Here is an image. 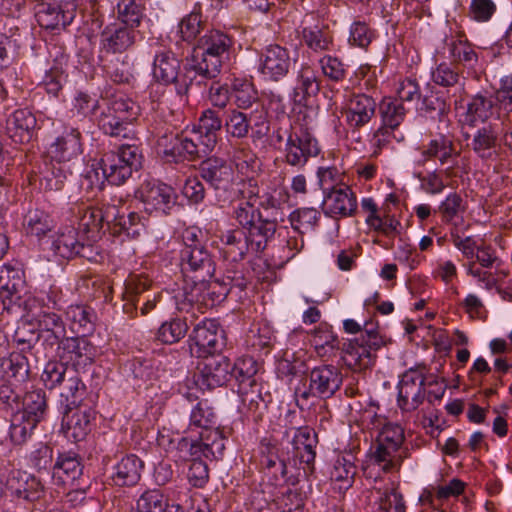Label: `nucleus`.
<instances>
[{
    "label": "nucleus",
    "mask_w": 512,
    "mask_h": 512,
    "mask_svg": "<svg viewBox=\"0 0 512 512\" xmlns=\"http://www.w3.org/2000/svg\"><path fill=\"white\" fill-rule=\"evenodd\" d=\"M96 356V348L83 336L69 337L59 345V357L75 368H84L90 365Z\"/></svg>",
    "instance_id": "obj_23"
},
{
    "label": "nucleus",
    "mask_w": 512,
    "mask_h": 512,
    "mask_svg": "<svg viewBox=\"0 0 512 512\" xmlns=\"http://www.w3.org/2000/svg\"><path fill=\"white\" fill-rule=\"evenodd\" d=\"M317 443V435L310 427H300L295 431L292 439L294 456L299 459L300 463L308 466L314 463Z\"/></svg>",
    "instance_id": "obj_35"
},
{
    "label": "nucleus",
    "mask_w": 512,
    "mask_h": 512,
    "mask_svg": "<svg viewBox=\"0 0 512 512\" xmlns=\"http://www.w3.org/2000/svg\"><path fill=\"white\" fill-rule=\"evenodd\" d=\"M358 207L357 196L348 185L333 187L325 192L322 210L332 219L348 218L355 215Z\"/></svg>",
    "instance_id": "obj_15"
},
{
    "label": "nucleus",
    "mask_w": 512,
    "mask_h": 512,
    "mask_svg": "<svg viewBox=\"0 0 512 512\" xmlns=\"http://www.w3.org/2000/svg\"><path fill=\"white\" fill-rule=\"evenodd\" d=\"M188 328L187 318H171L160 325L156 333V339L163 344L177 343L184 338Z\"/></svg>",
    "instance_id": "obj_50"
},
{
    "label": "nucleus",
    "mask_w": 512,
    "mask_h": 512,
    "mask_svg": "<svg viewBox=\"0 0 512 512\" xmlns=\"http://www.w3.org/2000/svg\"><path fill=\"white\" fill-rule=\"evenodd\" d=\"M37 127L35 115L27 109L15 110L7 119L6 129L15 143L29 142Z\"/></svg>",
    "instance_id": "obj_27"
},
{
    "label": "nucleus",
    "mask_w": 512,
    "mask_h": 512,
    "mask_svg": "<svg viewBox=\"0 0 512 512\" xmlns=\"http://www.w3.org/2000/svg\"><path fill=\"white\" fill-rule=\"evenodd\" d=\"M403 103L394 98H384L379 105V113L382 126L395 130L403 122L406 116Z\"/></svg>",
    "instance_id": "obj_49"
},
{
    "label": "nucleus",
    "mask_w": 512,
    "mask_h": 512,
    "mask_svg": "<svg viewBox=\"0 0 512 512\" xmlns=\"http://www.w3.org/2000/svg\"><path fill=\"white\" fill-rule=\"evenodd\" d=\"M47 413L45 392L33 390L28 392L23 400V408L12 418L10 438L13 443L21 445L31 437L37 424L44 420Z\"/></svg>",
    "instance_id": "obj_4"
},
{
    "label": "nucleus",
    "mask_w": 512,
    "mask_h": 512,
    "mask_svg": "<svg viewBox=\"0 0 512 512\" xmlns=\"http://www.w3.org/2000/svg\"><path fill=\"white\" fill-rule=\"evenodd\" d=\"M377 508L374 512H406V506L401 493L395 488L377 489Z\"/></svg>",
    "instance_id": "obj_56"
},
{
    "label": "nucleus",
    "mask_w": 512,
    "mask_h": 512,
    "mask_svg": "<svg viewBox=\"0 0 512 512\" xmlns=\"http://www.w3.org/2000/svg\"><path fill=\"white\" fill-rule=\"evenodd\" d=\"M66 319L74 333L85 336L93 331L96 315L87 306L71 305L66 311Z\"/></svg>",
    "instance_id": "obj_40"
},
{
    "label": "nucleus",
    "mask_w": 512,
    "mask_h": 512,
    "mask_svg": "<svg viewBox=\"0 0 512 512\" xmlns=\"http://www.w3.org/2000/svg\"><path fill=\"white\" fill-rule=\"evenodd\" d=\"M79 229L87 234L89 240L95 241L104 227H108L117 216V205L105 204L101 208L85 207L80 212Z\"/></svg>",
    "instance_id": "obj_22"
},
{
    "label": "nucleus",
    "mask_w": 512,
    "mask_h": 512,
    "mask_svg": "<svg viewBox=\"0 0 512 512\" xmlns=\"http://www.w3.org/2000/svg\"><path fill=\"white\" fill-rule=\"evenodd\" d=\"M494 101L481 94L475 95L467 104L464 120L470 126L486 122L493 114Z\"/></svg>",
    "instance_id": "obj_44"
},
{
    "label": "nucleus",
    "mask_w": 512,
    "mask_h": 512,
    "mask_svg": "<svg viewBox=\"0 0 512 512\" xmlns=\"http://www.w3.org/2000/svg\"><path fill=\"white\" fill-rule=\"evenodd\" d=\"M221 242L224 245L226 257L232 261H240L246 253L251 250L250 242L246 233L241 229H232L226 231L221 236Z\"/></svg>",
    "instance_id": "obj_41"
},
{
    "label": "nucleus",
    "mask_w": 512,
    "mask_h": 512,
    "mask_svg": "<svg viewBox=\"0 0 512 512\" xmlns=\"http://www.w3.org/2000/svg\"><path fill=\"white\" fill-rule=\"evenodd\" d=\"M299 34L301 42L316 53L329 51L333 46L331 35L316 25L302 27Z\"/></svg>",
    "instance_id": "obj_46"
},
{
    "label": "nucleus",
    "mask_w": 512,
    "mask_h": 512,
    "mask_svg": "<svg viewBox=\"0 0 512 512\" xmlns=\"http://www.w3.org/2000/svg\"><path fill=\"white\" fill-rule=\"evenodd\" d=\"M23 228L27 234L40 238L54 228V221L47 212L35 208L29 210L25 215Z\"/></svg>",
    "instance_id": "obj_45"
},
{
    "label": "nucleus",
    "mask_w": 512,
    "mask_h": 512,
    "mask_svg": "<svg viewBox=\"0 0 512 512\" xmlns=\"http://www.w3.org/2000/svg\"><path fill=\"white\" fill-rule=\"evenodd\" d=\"M321 149L316 137L303 126H292L284 145V162L297 169L303 168Z\"/></svg>",
    "instance_id": "obj_10"
},
{
    "label": "nucleus",
    "mask_w": 512,
    "mask_h": 512,
    "mask_svg": "<svg viewBox=\"0 0 512 512\" xmlns=\"http://www.w3.org/2000/svg\"><path fill=\"white\" fill-rule=\"evenodd\" d=\"M198 439H193V447L191 446L190 452L191 461L201 460L204 458L215 457L216 453H221L224 449V442L219 432H197Z\"/></svg>",
    "instance_id": "obj_38"
},
{
    "label": "nucleus",
    "mask_w": 512,
    "mask_h": 512,
    "mask_svg": "<svg viewBox=\"0 0 512 512\" xmlns=\"http://www.w3.org/2000/svg\"><path fill=\"white\" fill-rule=\"evenodd\" d=\"M5 374L12 384H21L28 379L29 363L21 353H11L5 367Z\"/></svg>",
    "instance_id": "obj_58"
},
{
    "label": "nucleus",
    "mask_w": 512,
    "mask_h": 512,
    "mask_svg": "<svg viewBox=\"0 0 512 512\" xmlns=\"http://www.w3.org/2000/svg\"><path fill=\"white\" fill-rule=\"evenodd\" d=\"M200 138L199 133L192 131L164 133L158 137L157 152L167 162L194 160L208 154V151L201 149Z\"/></svg>",
    "instance_id": "obj_8"
},
{
    "label": "nucleus",
    "mask_w": 512,
    "mask_h": 512,
    "mask_svg": "<svg viewBox=\"0 0 512 512\" xmlns=\"http://www.w3.org/2000/svg\"><path fill=\"white\" fill-rule=\"evenodd\" d=\"M173 299L179 312L190 314L191 321L196 319L204 313V305L207 304L205 281L185 278L184 285L175 292Z\"/></svg>",
    "instance_id": "obj_16"
},
{
    "label": "nucleus",
    "mask_w": 512,
    "mask_h": 512,
    "mask_svg": "<svg viewBox=\"0 0 512 512\" xmlns=\"http://www.w3.org/2000/svg\"><path fill=\"white\" fill-rule=\"evenodd\" d=\"M83 151L82 136L78 129L65 126L60 135L49 144L47 155L58 164L72 161Z\"/></svg>",
    "instance_id": "obj_17"
},
{
    "label": "nucleus",
    "mask_w": 512,
    "mask_h": 512,
    "mask_svg": "<svg viewBox=\"0 0 512 512\" xmlns=\"http://www.w3.org/2000/svg\"><path fill=\"white\" fill-rule=\"evenodd\" d=\"M146 213L150 215H168L175 207L177 194L173 187L157 180L144 181L135 191Z\"/></svg>",
    "instance_id": "obj_11"
},
{
    "label": "nucleus",
    "mask_w": 512,
    "mask_h": 512,
    "mask_svg": "<svg viewBox=\"0 0 512 512\" xmlns=\"http://www.w3.org/2000/svg\"><path fill=\"white\" fill-rule=\"evenodd\" d=\"M93 418L90 409H69L62 422L66 437L76 442L83 440L91 430Z\"/></svg>",
    "instance_id": "obj_30"
},
{
    "label": "nucleus",
    "mask_w": 512,
    "mask_h": 512,
    "mask_svg": "<svg viewBox=\"0 0 512 512\" xmlns=\"http://www.w3.org/2000/svg\"><path fill=\"white\" fill-rule=\"evenodd\" d=\"M310 342L321 357L328 355L338 345L337 336L332 331L331 326L326 323H321L314 329Z\"/></svg>",
    "instance_id": "obj_52"
},
{
    "label": "nucleus",
    "mask_w": 512,
    "mask_h": 512,
    "mask_svg": "<svg viewBox=\"0 0 512 512\" xmlns=\"http://www.w3.org/2000/svg\"><path fill=\"white\" fill-rule=\"evenodd\" d=\"M71 175L69 165L62 163L58 164L55 161H51L50 167L45 172L43 181L44 188L50 191H59L64 187V184Z\"/></svg>",
    "instance_id": "obj_59"
},
{
    "label": "nucleus",
    "mask_w": 512,
    "mask_h": 512,
    "mask_svg": "<svg viewBox=\"0 0 512 512\" xmlns=\"http://www.w3.org/2000/svg\"><path fill=\"white\" fill-rule=\"evenodd\" d=\"M320 91V80L315 69L309 63H302L297 72L296 85L293 89L294 100L307 101Z\"/></svg>",
    "instance_id": "obj_34"
},
{
    "label": "nucleus",
    "mask_w": 512,
    "mask_h": 512,
    "mask_svg": "<svg viewBox=\"0 0 512 512\" xmlns=\"http://www.w3.org/2000/svg\"><path fill=\"white\" fill-rule=\"evenodd\" d=\"M292 66L290 51L279 44L265 46L258 55L257 72L265 82L283 80Z\"/></svg>",
    "instance_id": "obj_12"
},
{
    "label": "nucleus",
    "mask_w": 512,
    "mask_h": 512,
    "mask_svg": "<svg viewBox=\"0 0 512 512\" xmlns=\"http://www.w3.org/2000/svg\"><path fill=\"white\" fill-rule=\"evenodd\" d=\"M75 17V5L49 3L43 4L36 13L38 24L48 30L65 28Z\"/></svg>",
    "instance_id": "obj_26"
},
{
    "label": "nucleus",
    "mask_w": 512,
    "mask_h": 512,
    "mask_svg": "<svg viewBox=\"0 0 512 512\" xmlns=\"http://www.w3.org/2000/svg\"><path fill=\"white\" fill-rule=\"evenodd\" d=\"M115 218L108 225V229L113 235H125L127 238L137 239L146 230L148 220L137 212L132 211L125 215L117 206Z\"/></svg>",
    "instance_id": "obj_29"
},
{
    "label": "nucleus",
    "mask_w": 512,
    "mask_h": 512,
    "mask_svg": "<svg viewBox=\"0 0 512 512\" xmlns=\"http://www.w3.org/2000/svg\"><path fill=\"white\" fill-rule=\"evenodd\" d=\"M143 468L144 463L138 456L126 455L114 465L112 480L117 486H134L139 482Z\"/></svg>",
    "instance_id": "obj_31"
},
{
    "label": "nucleus",
    "mask_w": 512,
    "mask_h": 512,
    "mask_svg": "<svg viewBox=\"0 0 512 512\" xmlns=\"http://www.w3.org/2000/svg\"><path fill=\"white\" fill-rule=\"evenodd\" d=\"M222 127V120L218 113L212 109L203 111L197 129L191 130L197 132L201 136V149L210 153L217 143V132Z\"/></svg>",
    "instance_id": "obj_36"
},
{
    "label": "nucleus",
    "mask_w": 512,
    "mask_h": 512,
    "mask_svg": "<svg viewBox=\"0 0 512 512\" xmlns=\"http://www.w3.org/2000/svg\"><path fill=\"white\" fill-rule=\"evenodd\" d=\"M232 373V363L226 356L212 355L206 357L203 363L199 383L207 389L220 387L228 382Z\"/></svg>",
    "instance_id": "obj_24"
},
{
    "label": "nucleus",
    "mask_w": 512,
    "mask_h": 512,
    "mask_svg": "<svg viewBox=\"0 0 512 512\" xmlns=\"http://www.w3.org/2000/svg\"><path fill=\"white\" fill-rule=\"evenodd\" d=\"M274 341V332L266 323L254 325L247 334V342L256 350L269 349Z\"/></svg>",
    "instance_id": "obj_63"
},
{
    "label": "nucleus",
    "mask_w": 512,
    "mask_h": 512,
    "mask_svg": "<svg viewBox=\"0 0 512 512\" xmlns=\"http://www.w3.org/2000/svg\"><path fill=\"white\" fill-rule=\"evenodd\" d=\"M82 471L83 466L75 453H62L53 465L52 478L57 484L66 485L78 479Z\"/></svg>",
    "instance_id": "obj_32"
},
{
    "label": "nucleus",
    "mask_w": 512,
    "mask_h": 512,
    "mask_svg": "<svg viewBox=\"0 0 512 512\" xmlns=\"http://www.w3.org/2000/svg\"><path fill=\"white\" fill-rule=\"evenodd\" d=\"M141 153L135 143L121 144L117 151H110L100 159L107 182L121 185L141 166Z\"/></svg>",
    "instance_id": "obj_7"
},
{
    "label": "nucleus",
    "mask_w": 512,
    "mask_h": 512,
    "mask_svg": "<svg viewBox=\"0 0 512 512\" xmlns=\"http://www.w3.org/2000/svg\"><path fill=\"white\" fill-rule=\"evenodd\" d=\"M321 214L316 208H299L289 216V221L296 232L313 229L318 225Z\"/></svg>",
    "instance_id": "obj_60"
},
{
    "label": "nucleus",
    "mask_w": 512,
    "mask_h": 512,
    "mask_svg": "<svg viewBox=\"0 0 512 512\" xmlns=\"http://www.w3.org/2000/svg\"><path fill=\"white\" fill-rule=\"evenodd\" d=\"M494 103L499 111L512 112V75L500 79L499 87L494 92Z\"/></svg>",
    "instance_id": "obj_64"
},
{
    "label": "nucleus",
    "mask_w": 512,
    "mask_h": 512,
    "mask_svg": "<svg viewBox=\"0 0 512 512\" xmlns=\"http://www.w3.org/2000/svg\"><path fill=\"white\" fill-rule=\"evenodd\" d=\"M438 132L430 141L419 149V158L415 164L419 167L425 166L430 160H438L441 166L454 163L459 156L455 146V137L452 123L445 115H441L437 126Z\"/></svg>",
    "instance_id": "obj_5"
},
{
    "label": "nucleus",
    "mask_w": 512,
    "mask_h": 512,
    "mask_svg": "<svg viewBox=\"0 0 512 512\" xmlns=\"http://www.w3.org/2000/svg\"><path fill=\"white\" fill-rule=\"evenodd\" d=\"M209 279H205V295L207 304L204 305V308L208 306H213L215 302H221L224 300L229 294H237V292H242L246 288V283L244 281L233 283L230 288H226L219 284L218 282H209Z\"/></svg>",
    "instance_id": "obj_57"
},
{
    "label": "nucleus",
    "mask_w": 512,
    "mask_h": 512,
    "mask_svg": "<svg viewBox=\"0 0 512 512\" xmlns=\"http://www.w3.org/2000/svg\"><path fill=\"white\" fill-rule=\"evenodd\" d=\"M200 175L213 188L217 201L222 205L244 197L247 183L238 179L232 165L225 159L207 158L200 164Z\"/></svg>",
    "instance_id": "obj_2"
},
{
    "label": "nucleus",
    "mask_w": 512,
    "mask_h": 512,
    "mask_svg": "<svg viewBox=\"0 0 512 512\" xmlns=\"http://www.w3.org/2000/svg\"><path fill=\"white\" fill-rule=\"evenodd\" d=\"M356 474L353 456L351 454L338 456L331 471V479L343 482L349 487Z\"/></svg>",
    "instance_id": "obj_61"
},
{
    "label": "nucleus",
    "mask_w": 512,
    "mask_h": 512,
    "mask_svg": "<svg viewBox=\"0 0 512 512\" xmlns=\"http://www.w3.org/2000/svg\"><path fill=\"white\" fill-rule=\"evenodd\" d=\"M376 102L366 94H354L344 110L345 122L351 129L366 126L375 116Z\"/></svg>",
    "instance_id": "obj_25"
},
{
    "label": "nucleus",
    "mask_w": 512,
    "mask_h": 512,
    "mask_svg": "<svg viewBox=\"0 0 512 512\" xmlns=\"http://www.w3.org/2000/svg\"><path fill=\"white\" fill-rule=\"evenodd\" d=\"M7 490L20 501L34 502L43 494L41 482L33 475L19 469H12L6 476Z\"/></svg>",
    "instance_id": "obj_19"
},
{
    "label": "nucleus",
    "mask_w": 512,
    "mask_h": 512,
    "mask_svg": "<svg viewBox=\"0 0 512 512\" xmlns=\"http://www.w3.org/2000/svg\"><path fill=\"white\" fill-rule=\"evenodd\" d=\"M445 45L453 63L474 67L478 62L476 51L464 35L447 37Z\"/></svg>",
    "instance_id": "obj_39"
},
{
    "label": "nucleus",
    "mask_w": 512,
    "mask_h": 512,
    "mask_svg": "<svg viewBox=\"0 0 512 512\" xmlns=\"http://www.w3.org/2000/svg\"><path fill=\"white\" fill-rule=\"evenodd\" d=\"M322 75L329 81L342 82L348 72V66L337 56L325 54L318 60Z\"/></svg>",
    "instance_id": "obj_55"
},
{
    "label": "nucleus",
    "mask_w": 512,
    "mask_h": 512,
    "mask_svg": "<svg viewBox=\"0 0 512 512\" xmlns=\"http://www.w3.org/2000/svg\"><path fill=\"white\" fill-rule=\"evenodd\" d=\"M384 344L383 336L374 325L366 322L361 335L346 344L343 360L353 370L366 369L373 364L376 351Z\"/></svg>",
    "instance_id": "obj_6"
},
{
    "label": "nucleus",
    "mask_w": 512,
    "mask_h": 512,
    "mask_svg": "<svg viewBox=\"0 0 512 512\" xmlns=\"http://www.w3.org/2000/svg\"><path fill=\"white\" fill-rule=\"evenodd\" d=\"M428 373L427 365L418 363L400 375L397 384V404L402 411H415L423 403L425 386L431 384L427 378Z\"/></svg>",
    "instance_id": "obj_9"
},
{
    "label": "nucleus",
    "mask_w": 512,
    "mask_h": 512,
    "mask_svg": "<svg viewBox=\"0 0 512 512\" xmlns=\"http://www.w3.org/2000/svg\"><path fill=\"white\" fill-rule=\"evenodd\" d=\"M497 140V131L492 125H486L476 130L470 146L481 159H490L496 153Z\"/></svg>",
    "instance_id": "obj_42"
},
{
    "label": "nucleus",
    "mask_w": 512,
    "mask_h": 512,
    "mask_svg": "<svg viewBox=\"0 0 512 512\" xmlns=\"http://www.w3.org/2000/svg\"><path fill=\"white\" fill-rule=\"evenodd\" d=\"M191 353L198 357H206L224 346L223 331L214 320L204 319L198 323L189 336Z\"/></svg>",
    "instance_id": "obj_14"
},
{
    "label": "nucleus",
    "mask_w": 512,
    "mask_h": 512,
    "mask_svg": "<svg viewBox=\"0 0 512 512\" xmlns=\"http://www.w3.org/2000/svg\"><path fill=\"white\" fill-rule=\"evenodd\" d=\"M276 231V219H263L257 213L256 220L247 227V238L251 245V251L260 252L265 249L267 242L274 236Z\"/></svg>",
    "instance_id": "obj_37"
},
{
    "label": "nucleus",
    "mask_w": 512,
    "mask_h": 512,
    "mask_svg": "<svg viewBox=\"0 0 512 512\" xmlns=\"http://www.w3.org/2000/svg\"><path fill=\"white\" fill-rule=\"evenodd\" d=\"M52 249L55 254L63 258H72L79 255L83 258L91 259L87 250H91L90 245H85L77 237V231L72 226L62 228L52 242Z\"/></svg>",
    "instance_id": "obj_28"
},
{
    "label": "nucleus",
    "mask_w": 512,
    "mask_h": 512,
    "mask_svg": "<svg viewBox=\"0 0 512 512\" xmlns=\"http://www.w3.org/2000/svg\"><path fill=\"white\" fill-rule=\"evenodd\" d=\"M105 181H107V177L100 160H93L86 166L82 174L80 187L89 197H94L103 189Z\"/></svg>",
    "instance_id": "obj_47"
},
{
    "label": "nucleus",
    "mask_w": 512,
    "mask_h": 512,
    "mask_svg": "<svg viewBox=\"0 0 512 512\" xmlns=\"http://www.w3.org/2000/svg\"><path fill=\"white\" fill-rule=\"evenodd\" d=\"M181 268L185 278L205 281L214 273V262L206 247L181 250Z\"/></svg>",
    "instance_id": "obj_18"
},
{
    "label": "nucleus",
    "mask_w": 512,
    "mask_h": 512,
    "mask_svg": "<svg viewBox=\"0 0 512 512\" xmlns=\"http://www.w3.org/2000/svg\"><path fill=\"white\" fill-rule=\"evenodd\" d=\"M136 109L135 103L123 96L103 99L98 108V126L107 135L135 141L129 125L136 118Z\"/></svg>",
    "instance_id": "obj_3"
},
{
    "label": "nucleus",
    "mask_w": 512,
    "mask_h": 512,
    "mask_svg": "<svg viewBox=\"0 0 512 512\" xmlns=\"http://www.w3.org/2000/svg\"><path fill=\"white\" fill-rule=\"evenodd\" d=\"M342 374L334 365H320L314 367L309 374V388L301 393L300 401H307L310 396L328 399L332 397L342 385Z\"/></svg>",
    "instance_id": "obj_13"
},
{
    "label": "nucleus",
    "mask_w": 512,
    "mask_h": 512,
    "mask_svg": "<svg viewBox=\"0 0 512 512\" xmlns=\"http://www.w3.org/2000/svg\"><path fill=\"white\" fill-rule=\"evenodd\" d=\"M431 79L434 84L444 88L455 86L463 88L465 80L456 67L446 62H442L432 69Z\"/></svg>",
    "instance_id": "obj_53"
},
{
    "label": "nucleus",
    "mask_w": 512,
    "mask_h": 512,
    "mask_svg": "<svg viewBox=\"0 0 512 512\" xmlns=\"http://www.w3.org/2000/svg\"><path fill=\"white\" fill-rule=\"evenodd\" d=\"M216 424V416L212 408L206 401H200L192 409L190 414V423L188 426L189 431L199 430L208 434V432H218L211 429Z\"/></svg>",
    "instance_id": "obj_48"
},
{
    "label": "nucleus",
    "mask_w": 512,
    "mask_h": 512,
    "mask_svg": "<svg viewBox=\"0 0 512 512\" xmlns=\"http://www.w3.org/2000/svg\"><path fill=\"white\" fill-rule=\"evenodd\" d=\"M151 287V280L143 274H130L125 280L124 311L131 317L137 315L138 305Z\"/></svg>",
    "instance_id": "obj_33"
},
{
    "label": "nucleus",
    "mask_w": 512,
    "mask_h": 512,
    "mask_svg": "<svg viewBox=\"0 0 512 512\" xmlns=\"http://www.w3.org/2000/svg\"><path fill=\"white\" fill-rule=\"evenodd\" d=\"M231 99L239 109H248L258 100V91L253 82L246 78L231 81Z\"/></svg>",
    "instance_id": "obj_43"
},
{
    "label": "nucleus",
    "mask_w": 512,
    "mask_h": 512,
    "mask_svg": "<svg viewBox=\"0 0 512 512\" xmlns=\"http://www.w3.org/2000/svg\"><path fill=\"white\" fill-rule=\"evenodd\" d=\"M137 37L134 27L122 23L107 25L100 35V51L108 54L123 53L131 48Z\"/></svg>",
    "instance_id": "obj_20"
},
{
    "label": "nucleus",
    "mask_w": 512,
    "mask_h": 512,
    "mask_svg": "<svg viewBox=\"0 0 512 512\" xmlns=\"http://www.w3.org/2000/svg\"><path fill=\"white\" fill-rule=\"evenodd\" d=\"M224 127L228 136L243 139L249 134L250 120L245 113L233 108L226 112Z\"/></svg>",
    "instance_id": "obj_54"
},
{
    "label": "nucleus",
    "mask_w": 512,
    "mask_h": 512,
    "mask_svg": "<svg viewBox=\"0 0 512 512\" xmlns=\"http://www.w3.org/2000/svg\"><path fill=\"white\" fill-rule=\"evenodd\" d=\"M466 210L465 201L457 192L449 193L434 212H438L444 224L454 225V220Z\"/></svg>",
    "instance_id": "obj_51"
},
{
    "label": "nucleus",
    "mask_w": 512,
    "mask_h": 512,
    "mask_svg": "<svg viewBox=\"0 0 512 512\" xmlns=\"http://www.w3.org/2000/svg\"><path fill=\"white\" fill-rule=\"evenodd\" d=\"M232 48L233 39L228 34L217 29L209 30L198 39L191 67L199 76L213 79L229 59Z\"/></svg>",
    "instance_id": "obj_1"
},
{
    "label": "nucleus",
    "mask_w": 512,
    "mask_h": 512,
    "mask_svg": "<svg viewBox=\"0 0 512 512\" xmlns=\"http://www.w3.org/2000/svg\"><path fill=\"white\" fill-rule=\"evenodd\" d=\"M179 70L180 61L171 51H156L152 68L153 79L164 85L175 84L177 93L182 95L187 92L188 86L186 83L178 85Z\"/></svg>",
    "instance_id": "obj_21"
},
{
    "label": "nucleus",
    "mask_w": 512,
    "mask_h": 512,
    "mask_svg": "<svg viewBox=\"0 0 512 512\" xmlns=\"http://www.w3.org/2000/svg\"><path fill=\"white\" fill-rule=\"evenodd\" d=\"M117 14L122 24L137 27L144 15V8L135 0H120L117 4Z\"/></svg>",
    "instance_id": "obj_62"
}]
</instances>
